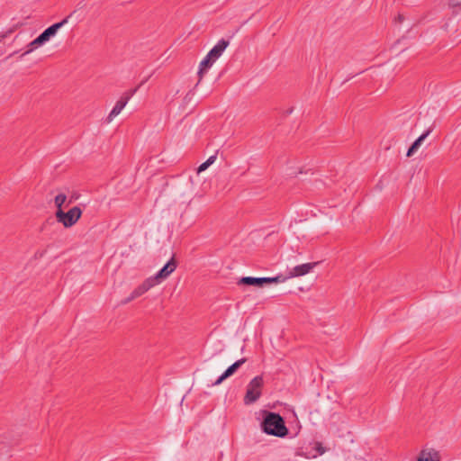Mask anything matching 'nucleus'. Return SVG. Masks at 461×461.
Segmentation results:
<instances>
[{"mask_svg": "<svg viewBox=\"0 0 461 461\" xmlns=\"http://www.w3.org/2000/svg\"><path fill=\"white\" fill-rule=\"evenodd\" d=\"M155 285L156 284L153 282V279L150 277L147 278L140 285L132 291V297H140Z\"/></svg>", "mask_w": 461, "mask_h": 461, "instance_id": "nucleus-12", "label": "nucleus"}, {"mask_svg": "<svg viewBox=\"0 0 461 461\" xmlns=\"http://www.w3.org/2000/svg\"><path fill=\"white\" fill-rule=\"evenodd\" d=\"M82 215V210L78 206L72 207L69 211L57 210L55 216L57 221L65 228L75 225Z\"/></svg>", "mask_w": 461, "mask_h": 461, "instance_id": "nucleus-2", "label": "nucleus"}, {"mask_svg": "<svg viewBox=\"0 0 461 461\" xmlns=\"http://www.w3.org/2000/svg\"><path fill=\"white\" fill-rule=\"evenodd\" d=\"M263 377L258 375L254 377L247 386V392L244 397V403L249 405L257 402L261 396L263 387Z\"/></svg>", "mask_w": 461, "mask_h": 461, "instance_id": "nucleus-3", "label": "nucleus"}, {"mask_svg": "<svg viewBox=\"0 0 461 461\" xmlns=\"http://www.w3.org/2000/svg\"><path fill=\"white\" fill-rule=\"evenodd\" d=\"M417 461H440V455L437 449L426 447L420 451Z\"/></svg>", "mask_w": 461, "mask_h": 461, "instance_id": "nucleus-7", "label": "nucleus"}, {"mask_svg": "<svg viewBox=\"0 0 461 461\" xmlns=\"http://www.w3.org/2000/svg\"><path fill=\"white\" fill-rule=\"evenodd\" d=\"M433 131V125L429 126L415 141L411 144L407 151V157H411L420 148L422 142Z\"/></svg>", "mask_w": 461, "mask_h": 461, "instance_id": "nucleus-8", "label": "nucleus"}, {"mask_svg": "<svg viewBox=\"0 0 461 461\" xmlns=\"http://www.w3.org/2000/svg\"><path fill=\"white\" fill-rule=\"evenodd\" d=\"M261 428L266 434L278 438L285 437L288 433L284 419L276 412H266Z\"/></svg>", "mask_w": 461, "mask_h": 461, "instance_id": "nucleus-1", "label": "nucleus"}, {"mask_svg": "<svg viewBox=\"0 0 461 461\" xmlns=\"http://www.w3.org/2000/svg\"><path fill=\"white\" fill-rule=\"evenodd\" d=\"M315 448H316V450L319 452V454H320V455H322V454H324V452H325V449L323 448V447L321 446V443H318V442H317V443H316V447H315Z\"/></svg>", "mask_w": 461, "mask_h": 461, "instance_id": "nucleus-20", "label": "nucleus"}, {"mask_svg": "<svg viewBox=\"0 0 461 461\" xmlns=\"http://www.w3.org/2000/svg\"><path fill=\"white\" fill-rule=\"evenodd\" d=\"M176 268V262L172 258L154 276H150L156 285L159 284L162 280L167 278L169 275Z\"/></svg>", "mask_w": 461, "mask_h": 461, "instance_id": "nucleus-4", "label": "nucleus"}, {"mask_svg": "<svg viewBox=\"0 0 461 461\" xmlns=\"http://www.w3.org/2000/svg\"><path fill=\"white\" fill-rule=\"evenodd\" d=\"M42 44H44L42 42V41L40 39V37L38 36L36 39H34L32 41H31L28 45H27V50L23 53L22 56H25L31 52H32L34 50L38 49L40 46H41Z\"/></svg>", "mask_w": 461, "mask_h": 461, "instance_id": "nucleus-16", "label": "nucleus"}, {"mask_svg": "<svg viewBox=\"0 0 461 461\" xmlns=\"http://www.w3.org/2000/svg\"><path fill=\"white\" fill-rule=\"evenodd\" d=\"M67 23L68 18H65L61 22L52 24L39 35L40 39L42 41L43 43H45L57 33L59 29H60Z\"/></svg>", "mask_w": 461, "mask_h": 461, "instance_id": "nucleus-6", "label": "nucleus"}, {"mask_svg": "<svg viewBox=\"0 0 461 461\" xmlns=\"http://www.w3.org/2000/svg\"><path fill=\"white\" fill-rule=\"evenodd\" d=\"M230 41L224 39L220 40L217 44L208 52V58L216 61L229 46Z\"/></svg>", "mask_w": 461, "mask_h": 461, "instance_id": "nucleus-9", "label": "nucleus"}, {"mask_svg": "<svg viewBox=\"0 0 461 461\" xmlns=\"http://www.w3.org/2000/svg\"><path fill=\"white\" fill-rule=\"evenodd\" d=\"M136 299V297H132V293L130 294V296H128L127 298H125L122 302V304H127L129 303L130 302H131L132 300Z\"/></svg>", "mask_w": 461, "mask_h": 461, "instance_id": "nucleus-21", "label": "nucleus"}, {"mask_svg": "<svg viewBox=\"0 0 461 461\" xmlns=\"http://www.w3.org/2000/svg\"><path fill=\"white\" fill-rule=\"evenodd\" d=\"M215 61L212 58H208V54L205 56V58L200 62L199 65V70H198V76H199V82L202 80L203 75L205 74L206 70L210 68Z\"/></svg>", "mask_w": 461, "mask_h": 461, "instance_id": "nucleus-13", "label": "nucleus"}, {"mask_svg": "<svg viewBox=\"0 0 461 461\" xmlns=\"http://www.w3.org/2000/svg\"><path fill=\"white\" fill-rule=\"evenodd\" d=\"M128 104V97H121L115 104L114 107L110 112L107 117V122H111L113 118L120 114L125 105Z\"/></svg>", "mask_w": 461, "mask_h": 461, "instance_id": "nucleus-11", "label": "nucleus"}, {"mask_svg": "<svg viewBox=\"0 0 461 461\" xmlns=\"http://www.w3.org/2000/svg\"><path fill=\"white\" fill-rule=\"evenodd\" d=\"M247 361L246 358H240L230 366L224 373L213 383L214 385L221 384L225 379L231 376Z\"/></svg>", "mask_w": 461, "mask_h": 461, "instance_id": "nucleus-5", "label": "nucleus"}, {"mask_svg": "<svg viewBox=\"0 0 461 461\" xmlns=\"http://www.w3.org/2000/svg\"><path fill=\"white\" fill-rule=\"evenodd\" d=\"M318 262L305 263L294 267L291 272V276H302L310 273L316 266Z\"/></svg>", "mask_w": 461, "mask_h": 461, "instance_id": "nucleus-10", "label": "nucleus"}, {"mask_svg": "<svg viewBox=\"0 0 461 461\" xmlns=\"http://www.w3.org/2000/svg\"><path fill=\"white\" fill-rule=\"evenodd\" d=\"M138 88L131 89L123 94L122 97H128V101L131 98V96L136 93Z\"/></svg>", "mask_w": 461, "mask_h": 461, "instance_id": "nucleus-19", "label": "nucleus"}, {"mask_svg": "<svg viewBox=\"0 0 461 461\" xmlns=\"http://www.w3.org/2000/svg\"><path fill=\"white\" fill-rule=\"evenodd\" d=\"M286 279L287 277L282 275L276 276L275 277H261V284L262 286L270 284H279L285 282Z\"/></svg>", "mask_w": 461, "mask_h": 461, "instance_id": "nucleus-15", "label": "nucleus"}, {"mask_svg": "<svg viewBox=\"0 0 461 461\" xmlns=\"http://www.w3.org/2000/svg\"><path fill=\"white\" fill-rule=\"evenodd\" d=\"M239 285H254L262 287L261 277L244 276L237 282Z\"/></svg>", "mask_w": 461, "mask_h": 461, "instance_id": "nucleus-14", "label": "nucleus"}, {"mask_svg": "<svg viewBox=\"0 0 461 461\" xmlns=\"http://www.w3.org/2000/svg\"><path fill=\"white\" fill-rule=\"evenodd\" d=\"M215 160H216V155H212V156L209 157L206 161H204L198 167L197 173H201V172L206 170L212 164L214 163Z\"/></svg>", "mask_w": 461, "mask_h": 461, "instance_id": "nucleus-17", "label": "nucleus"}, {"mask_svg": "<svg viewBox=\"0 0 461 461\" xmlns=\"http://www.w3.org/2000/svg\"><path fill=\"white\" fill-rule=\"evenodd\" d=\"M67 201V195L65 194H59L56 195L54 202L57 207V210H62V205Z\"/></svg>", "mask_w": 461, "mask_h": 461, "instance_id": "nucleus-18", "label": "nucleus"}]
</instances>
